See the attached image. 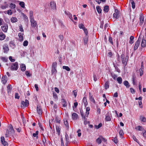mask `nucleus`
Returning <instances> with one entry per match:
<instances>
[{"mask_svg":"<svg viewBox=\"0 0 146 146\" xmlns=\"http://www.w3.org/2000/svg\"><path fill=\"white\" fill-rule=\"evenodd\" d=\"M121 58L122 63L123 64L124 68H125L127 65L129 56L127 55L125 56V54L123 53L121 54Z\"/></svg>","mask_w":146,"mask_h":146,"instance_id":"obj_1","label":"nucleus"},{"mask_svg":"<svg viewBox=\"0 0 146 146\" xmlns=\"http://www.w3.org/2000/svg\"><path fill=\"white\" fill-rule=\"evenodd\" d=\"M140 35H139L138 40L135 43V45L134 47V50H136L138 48L140 44V42L141 40V38L140 37Z\"/></svg>","mask_w":146,"mask_h":146,"instance_id":"obj_2","label":"nucleus"},{"mask_svg":"<svg viewBox=\"0 0 146 146\" xmlns=\"http://www.w3.org/2000/svg\"><path fill=\"white\" fill-rule=\"evenodd\" d=\"M18 68V64L17 62L12 64L11 66V70H16Z\"/></svg>","mask_w":146,"mask_h":146,"instance_id":"obj_3","label":"nucleus"},{"mask_svg":"<svg viewBox=\"0 0 146 146\" xmlns=\"http://www.w3.org/2000/svg\"><path fill=\"white\" fill-rule=\"evenodd\" d=\"M31 26L32 28H35L38 27L37 23L36 21H35L34 19H32L30 20Z\"/></svg>","mask_w":146,"mask_h":146,"instance_id":"obj_4","label":"nucleus"},{"mask_svg":"<svg viewBox=\"0 0 146 146\" xmlns=\"http://www.w3.org/2000/svg\"><path fill=\"white\" fill-rule=\"evenodd\" d=\"M29 105V102L28 100L26 99L25 101H22L21 104V107H27Z\"/></svg>","mask_w":146,"mask_h":146,"instance_id":"obj_5","label":"nucleus"},{"mask_svg":"<svg viewBox=\"0 0 146 146\" xmlns=\"http://www.w3.org/2000/svg\"><path fill=\"white\" fill-rule=\"evenodd\" d=\"M50 6L51 9L54 11L56 10V5L54 1H51L50 2Z\"/></svg>","mask_w":146,"mask_h":146,"instance_id":"obj_6","label":"nucleus"},{"mask_svg":"<svg viewBox=\"0 0 146 146\" xmlns=\"http://www.w3.org/2000/svg\"><path fill=\"white\" fill-rule=\"evenodd\" d=\"M4 33L7 32L8 29V25L7 24H5L1 27Z\"/></svg>","mask_w":146,"mask_h":146,"instance_id":"obj_7","label":"nucleus"},{"mask_svg":"<svg viewBox=\"0 0 146 146\" xmlns=\"http://www.w3.org/2000/svg\"><path fill=\"white\" fill-rule=\"evenodd\" d=\"M139 25H141L143 23L144 20V16L142 13H141L139 15Z\"/></svg>","mask_w":146,"mask_h":146,"instance_id":"obj_8","label":"nucleus"},{"mask_svg":"<svg viewBox=\"0 0 146 146\" xmlns=\"http://www.w3.org/2000/svg\"><path fill=\"white\" fill-rule=\"evenodd\" d=\"M36 110L39 116H41L42 115V111L41 107L40 106H37Z\"/></svg>","mask_w":146,"mask_h":146,"instance_id":"obj_9","label":"nucleus"},{"mask_svg":"<svg viewBox=\"0 0 146 146\" xmlns=\"http://www.w3.org/2000/svg\"><path fill=\"white\" fill-rule=\"evenodd\" d=\"M115 13H114L113 15V18L117 19L119 17V11L117 9H115Z\"/></svg>","mask_w":146,"mask_h":146,"instance_id":"obj_10","label":"nucleus"},{"mask_svg":"<svg viewBox=\"0 0 146 146\" xmlns=\"http://www.w3.org/2000/svg\"><path fill=\"white\" fill-rule=\"evenodd\" d=\"M7 77L6 76H3L1 78V82L4 84H5L7 82Z\"/></svg>","mask_w":146,"mask_h":146,"instance_id":"obj_11","label":"nucleus"},{"mask_svg":"<svg viewBox=\"0 0 146 146\" xmlns=\"http://www.w3.org/2000/svg\"><path fill=\"white\" fill-rule=\"evenodd\" d=\"M132 80L133 85H135L137 82V80L135 74H133L132 76Z\"/></svg>","mask_w":146,"mask_h":146,"instance_id":"obj_12","label":"nucleus"},{"mask_svg":"<svg viewBox=\"0 0 146 146\" xmlns=\"http://www.w3.org/2000/svg\"><path fill=\"white\" fill-rule=\"evenodd\" d=\"M1 141L2 144L4 146H8L7 142L5 141L4 137H1Z\"/></svg>","mask_w":146,"mask_h":146,"instance_id":"obj_13","label":"nucleus"},{"mask_svg":"<svg viewBox=\"0 0 146 146\" xmlns=\"http://www.w3.org/2000/svg\"><path fill=\"white\" fill-rule=\"evenodd\" d=\"M102 139L105 140V139L103 137H102L100 136L96 139V141L97 143L99 145L102 143Z\"/></svg>","mask_w":146,"mask_h":146,"instance_id":"obj_14","label":"nucleus"},{"mask_svg":"<svg viewBox=\"0 0 146 146\" xmlns=\"http://www.w3.org/2000/svg\"><path fill=\"white\" fill-rule=\"evenodd\" d=\"M23 33H19L18 34V36L19 37V40L20 41H22L23 40Z\"/></svg>","mask_w":146,"mask_h":146,"instance_id":"obj_15","label":"nucleus"},{"mask_svg":"<svg viewBox=\"0 0 146 146\" xmlns=\"http://www.w3.org/2000/svg\"><path fill=\"white\" fill-rule=\"evenodd\" d=\"M110 114L108 113L106 115L105 121H110L111 120V118L110 115Z\"/></svg>","mask_w":146,"mask_h":146,"instance_id":"obj_16","label":"nucleus"},{"mask_svg":"<svg viewBox=\"0 0 146 146\" xmlns=\"http://www.w3.org/2000/svg\"><path fill=\"white\" fill-rule=\"evenodd\" d=\"M72 118L73 120H76L78 118V115L76 113H74L72 114Z\"/></svg>","mask_w":146,"mask_h":146,"instance_id":"obj_17","label":"nucleus"},{"mask_svg":"<svg viewBox=\"0 0 146 146\" xmlns=\"http://www.w3.org/2000/svg\"><path fill=\"white\" fill-rule=\"evenodd\" d=\"M141 46L142 47H145L146 46V40L144 38L142 39Z\"/></svg>","mask_w":146,"mask_h":146,"instance_id":"obj_18","label":"nucleus"},{"mask_svg":"<svg viewBox=\"0 0 146 146\" xmlns=\"http://www.w3.org/2000/svg\"><path fill=\"white\" fill-rule=\"evenodd\" d=\"M6 37V36L2 32L0 33V40H2L5 39Z\"/></svg>","mask_w":146,"mask_h":146,"instance_id":"obj_19","label":"nucleus"},{"mask_svg":"<svg viewBox=\"0 0 146 146\" xmlns=\"http://www.w3.org/2000/svg\"><path fill=\"white\" fill-rule=\"evenodd\" d=\"M61 103L63 107H66L67 106L66 102L64 99H63L61 100Z\"/></svg>","mask_w":146,"mask_h":146,"instance_id":"obj_20","label":"nucleus"},{"mask_svg":"<svg viewBox=\"0 0 146 146\" xmlns=\"http://www.w3.org/2000/svg\"><path fill=\"white\" fill-rule=\"evenodd\" d=\"M135 129L138 130L139 131H143L145 130L144 128L141 126H138L137 127H135Z\"/></svg>","mask_w":146,"mask_h":146,"instance_id":"obj_21","label":"nucleus"},{"mask_svg":"<svg viewBox=\"0 0 146 146\" xmlns=\"http://www.w3.org/2000/svg\"><path fill=\"white\" fill-rule=\"evenodd\" d=\"M109 82L107 81L106 82L104 85L105 89L106 90L109 88Z\"/></svg>","mask_w":146,"mask_h":146,"instance_id":"obj_22","label":"nucleus"},{"mask_svg":"<svg viewBox=\"0 0 146 146\" xmlns=\"http://www.w3.org/2000/svg\"><path fill=\"white\" fill-rule=\"evenodd\" d=\"M82 101L84 105L85 106H86L88 104V102L86 97H84Z\"/></svg>","mask_w":146,"mask_h":146,"instance_id":"obj_23","label":"nucleus"},{"mask_svg":"<svg viewBox=\"0 0 146 146\" xmlns=\"http://www.w3.org/2000/svg\"><path fill=\"white\" fill-rule=\"evenodd\" d=\"M124 85L127 88H129L130 87V85L128 81L125 80L123 82Z\"/></svg>","mask_w":146,"mask_h":146,"instance_id":"obj_24","label":"nucleus"},{"mask_svg":"<svg viewBox=\"0 0 146 146\" xmlns=\"http://www.w3.org/2000/svg\"><path fill=\"white\" fill-rule=\"evenodd\" d=\"M65 139L66 142L65 143L66 145H67L68 143L69 142V139L68 135L66 134L65 135Z\"/></svg>","mask_w":146,"mask_h":146,"instance_id":"obj_25","label":"nucleus"},{"mask_svg":"<svg viewBox=\"0 0 146 146\" xmlns=\"http://www.w3.org/2000/svg\"><path fill=\"white\" fill-rule=\"evenodd\" d=\"M18 20L15 17H12L11 19V22L12 23H14L17 21Z\"/></svg>","mask_w":146,"mask_h":146,"instance_id":"obj_26","label":"nucleus"},{"mask_svg":"<svg viewBox=\"0 0 146 146\" xmlns=\"http://www.w3.org/2000/svg\"><path fill=\"white\" fill-rule=\"evenodd\" d=\"M67 15H68L69 18L72 20V15L69 12H67L66 11L64 12Z\"/></svg>","mask_w":146,"mask_h":146,"instance_id":"obj_27","label":"nucleus"},{"mask_svg":"<svg viewBox=\"0 0 146 146\" xmlns=\"http://www.w3.org/2000/svg\"><path fill=\"white\" fill-rule=\"evenodd\" d=\"M29 18L30 20L34 19L33 16V12L32 11H29Z\"/></svg>","mask_w":146,"mask_h":146,"instance_id":"obj_28","label":"nucleus"},{"mask_svg":"<svg viewBox=\"0 0 146 146\" xmlns=\"http://www.w3.org/2000/svg\"><path fill=\"white\" fill-rule=\"evenodd\" d=\"M134 37L133 36H131L130 37V40L129 43L131 44H132L134 42Z\"/></svg>","mask_w":146,"mask_h":146,"instance_id":"obj_29","label":"nucleus"},{"mask_svg":"<svg viewBox=\"0 0 146 146\" xmlns=\"http://www.w3.org/2000/svg\"><path fill=\"white\" fill-rule=\"evenodd\" d=\"M3 49L4 50V53H7L9 50L8 47L6 46H3Z\"/></svg>","mask_w":146,"mask_h":146,"instance_id":"obj_30","label":"nucleus"},{"mask_svg":"<svg viewBox=\"0 0 146 146\" xmlns=\"http://www.w3.org/2000/svg\"><path fill=\"white\" fill-rule=\"evenodd\" d=\"M64 124L65 125L67 128L68 129L69 127V124L67 120L66 119H64Z\"/></svg>","mask_w":146,"mask_h":146,"instance_id":"obj_31","label":"nucleus"},{"mask_svg":"<svg viewBox=\"0 0 146 146\" xmlns=\"http://www.w3.org/2000/svg\"><path fill=\"white\" fill-rule=\"evenodd\" d=\"M88 35H86L84 38V41L85 44H86L88 40Z\"/></svg>","mask_w":146,"mask_h":146,"instance_id":"obj_32","label":"nucleus"},{"mask_svg":"<svg viewBox=\"0 0 146 146\" xmlns=\"http://www.w3.org/2000/svg\"><path fill=\"white\" fill-rule=\"evenodd\" d=\"M90 99L91 101L92 102L94 103H95V101L94 98L92 96L90 95Z\"/></svg>","mask_w":146,"mask_h":146,"instance_id":"obj_33","label":"nucleus"},{"mask_svg":"<svg viewBox=\"0 0 146 146\" xmlns=\"http://www.w3.org/2000/svg\"><path fill=\"white\" fill-rule=\"evenodd\" d=\"M97 11L99 14L101 13L102 9L99 6H97L96 7Z\"/></svg>","mask_w":146,"mask_h":146,"instance_id":"obj_34","label":"nucleus"},{"mask_svg":"<svg viewBox=\"0 0 146 146\" xmlns=\"http://www.w3.org/2000/svg\"><path fill=\"white\" fill-rule=\"evenodd\" d=\"M16 5L14 3H11L10 4L9 7L11 9H15L16 7Z\"/></svg>","mask_w":146,"mask_h":146,"instance_id":"obj_35","label":"nucleus"},{"mask_svg":"<svg viewBox=\"0 0 146 146\" xmlns=\"http://www.w3.org/2000/svg\"><path fill=\"white\" fill-rule=\"evenodd\" d=\"M117 80L119 84H121L122 83V78L121 77H118L117 79Z\"/></svg>","mask_w":146,"mask_h":146,"instance_id":"obj_36","label":"nucleus"},{"mask_svg":"<svg viewBox=\"0 0 146 146\" xmlns=\"http://www.w3.org/2000/svg\"><path fill=\"white\" fill-rule=\"evenodd\" d=\"M104 11L106 12H108L109 11V6L108 5H106L104 7Z\"/></svg>","mask_w":146,"mask_h":146,"instance_id":"obj_37","label":"nucleus"},{"mask_svg":"<svg viewBox=\"0 0 146 146\" xmlns=\"http://www.w3.org/2000/svg\"><path fill=\"white\" fill-rule=\"evenodd\" d=\"M19 5L22 8L25 7V3L24 2L20 1L19 3Z\"/></svg>","mask_w":146,"mask_h":146,"instance_id":"obj_38","label":"nucleus"},{"mask_svg":"<svg viewBox=\"0 0 146 146\" xmlns=\"http://www.w3.org/2000/svg\"><path fill=\"white\" fill-rule=\"evenodd\" d=\"M56 132L58 133V134L59 135L60 134V128L59 126H56Z\"/></svg>","mask_w":146,"mask_h":146,"instance_id":"obj_39","label":"nucleus"},{"mask_svg":"<svg viewBox=\"0 0 146 146\" xmlns=\"http://www.w3.org/2000/svg\"><path fill=\"white\" fill-rule=\"evenodd\" d=\"M7 92L9 93L11 92L12 90V87L11 85H9L7 86Z\"/></svg>","mask_w":146,"mask_h":146,"instance_id":"obj_40","label":"nucleus"},{"mask_svg":"<svg viewBox=\"0 0 146 146\" xmlns=\"http://www.w3.org/2000/svg\"><path fill=\"white\" fill-rule=\"evenodd\" d=\"M51 72L52 74H56L57 72L56 68H52Z\"/></svg>","mask_w":146,"mask_h":146,"instance_id":"obj_41","label":"nucleus"},{"mask_svg":"<svg viewBox=\"0 0 146 146\" xmlns=\"http://www.w3.org/2000/svg\"><path fill=\"white\" fill-rule=\"evenodd\" d=\"M62 68L68 71H70V69L68 66H63L62 67Z\"/></svg>","mask_w":146,"mask_h":146,"instance_id":"obj_42","label":"nucleus"},{"mask_svg":"<svg viewBox=\"0 0 146 146\" xmlns=\"http://www.w3.org/2000/svg\"><path fill=\"white\" fill-rule=\"evenodd\" d=\"M119 135L120 136H122L121 137L122 138H123V135L124 134V133L123 130L122 129H121L120 130V131H119Z\"/></svg>","mask_w":146,"mask_h":146,"instance_id":"obj_43","label":"nucleus"},{"mask_svg":"<svg viewBox=\"0 0 146 146\" xmlns=\"http://www.w3.org/2000/svg\"><path fill=\"white\" fill-rule=\"evenodd\" d=\"M102 124L101 123H100L98 125H94L95 127L97 129H98L100 128V127H102Z\"/></svg>","mask_w":146,"mask_h":146,"instance_id":"obj_44","label":"nucleus"},{"mask_svg":"<svg viewBox=\"0 0 146 146\" xmlns=\"http://www.w3.org/2000/svg\"><path fill=\"white\" fill-rule=\"evenodd\" d=\"M1 60L5 62H6L7 61V58L5 57H1Z\"/></svg>","mask_w":146,"mask_h":146,"instance_id":"obj_45","label":"nucleus"},{"mask_svg":"<svg viewBox=\"0 0 146 146\" xmlns=\"http://www.w3.org/2000/svg\"><path fill=\"white\" fill-rule=\"evenodd\" d=\"M55 119L56 122V123H60V119L59 118V117H58L56 116L55 117Z\"/></svg>","mask_w":146,"mask_h":146,"instance_id":"obj_46","label":"nucleus"},{"mask_svg":"<svg viewBox=\"0 0 146 146\" xmlns=\"http://www.w3.org/2000/svg\"><path fill=\"white\" fill-rule=\"evenodd\" d=\"M132 137L134 141H135L136 142H137L138 143H139V141L136 138L135 136V135H133L132 136Z\"/></svg>","mask_w":146,"mask_h":146,"instance_id":"obj_47","label":"nucleus"},{"mask_svg":"<svg viewBox=\"0 0 146 146\" xmlns=\"http://www.w3.org/2000/svg\"><path fill=\"white\" fill-rule=\"evenodd\" d=\"M79 28L80 29H84V28H85L83 24L82 23H81L80 24L78 25Z\"/></svg>","mask_w":146,"mask_h":146,"instance_id":"obj_48","label":"nucleus"},{"mask_svg":"<svg viewBox=\"0 0 146 146\" xmlns=\"http://www.w3.org/2000/svg\"><path fill=\"white\" fill-rule=\"evenodd\" d=\"M21 70L24 71L26 70V66L25 65H22L21 66Z\"/></svg>","mask_w":146,"mask_h":146,"instance_id":"obj_49","label":"nucleus"},{"mask_svg":"<svg viewBox=\"0 0 146 146\" xmlns=\"http://www.w3.org/2000/svg\"><path fill=\"white\" fill-rule=\"evenodd\" d=\"M57 63L56 62H54L52 64V68H56Z\"/></svg>","mask_w":146,"mask_h":146,"instance_id":"obj_50","label":"nucleus"},{"mask_svg":"<svg viewBox=\"0 0 146 146\" xmlns=\"http://www.w3.org/2000/svg\"><path fill=\"white\" fill-rule=\"evenodd\" d=\"M38 131H36L35 133H34L33 134V135L34 137H36L37 138L38 136L37 135H38Z\"/></svg>","mask_w":146,"mask_h":146,"instance_id":"obj_51","label":"nucleus"},{"mask_svg":"<svg viewBox=\"0 0 146 146\" xmlns=\"http://www.w3.org/2000/svg\"><path fill=\"white\" fill-rule=\"evenodd\" d=\"M9 137V133L8 129H7L6 131L5 137Z\"/></svg>","mask_w":146,"mask_h":146,"instance_id":"obj_52","label":"nucleus"},{"mask_svg":"<svg viewBox=\"0 0 146 146\" xmlns=\"http://www.w3.org/2000/svg\"><path fill=\"white\" fill-rule=\"evenodd\" d=\"M131 4L132 5V7L133 9H134L135 8V4L134 1H131Z\"/></svg>","mask_w":146,"mask_h":146,"instance_id":"obj_53","label":"nucleus"},{"mask_svg":"<svg viewBox=\"0 0 146 146\" xmlns=\"http://www.w3.org/2000/svg\"><path fill=\"white\" fill-rule=\"evenodd\" d=\"M28 41L27 40H25L23 42V45L25 46H26L28 45Z\"/></svg>","mask_w":146,"mask_h":146,"instance_id":"obj_54","label":"nucleus"},{"mask_svg":"<svg viewBox=\"0 0 146 146\" xmlns=\"http://www.w3.org/2000/svg\"><path fill=\"white\" fill-rule=\"evenodd\" d=\"M109 41L110 42L111 44H113V42L112 41V38L111 36H109Z\"/></svg>","mask_w":146,"mask_h":146,"instance_id":"obj_55","label":"nucleus"},{"mask_svg":"<svg viewBox=\"0 0 146 146\" xmlns=\"http://www.w3.org/2000/svg\"><path fill=\"white\" fill-rule=\"evenodd\" d=\"M84 31V33L86 35H88V32L87 30V29L86 28H84V29H83Z\"/></svg>","mask_w":146,"mask_h":146,"instance_id":"obj_56","label":"nucleus"},{"mask_svg":"<svg viewBox=\"0 0 146 146\" xmlns=\"http://www.w3.org/2000/svg\"><path fill=\"white\" fill-rule=\"evenodd\" d=\"M53 97L56 99H58V96L56 93L53 92Z\"/></svg>","mask_w":146,"mask_h":146,"instance_id":"obj_57","label":"nucleus"},{"mask_svg":"<svg viewBox=\"0 0 146 146\" xmlns=\"http://www.w3.org/2000/svg\"><path fill=\"white\" fill-rule=\"evenodd\" d=\"M112 140L115 143H117L118 142V140L116 137H115Z\"/></svg>","mask_w":146,"mask_h":146,"instance_id":"obj_58","label":"nucleus"},{"mask_svg":"<svg viewBox=\"0 0 146 146\" xmlns=\"http://www.w3.org/2000/svg\"><path fill=\"white\" fill-rule=\"evenodd\" d=\"M7 13L8 15H11L13 12L11 11V10L9 9L7 11Z\"/></svg>","mask_w":146,"mask_h":146,"instance_id":"obj_59","label":"nucleus"},{"mask_svg":"<svg viewBox=\"0 0 146 146\" xmlns=\"http://www.w3.org/2000/svg\"><path fill=\"white\" fill-rule=\"evenodd\" d=\"M19 29H20V31H21L22 32H23L24 31V30L21 25H20L19 26Z\"/></svg>","mask_w":146,"mask_h":146,"instance_id":"obj_60","label":"nucleus"},{"mask_svg":"<svg viewBox=\"0 0 146 146\" xmlns=\"http://www.w3.org/2000/svg\"><path fill=\"white\" fill-rule=\"evenodd\" d=\"M130 90L132 94H134L135 93V91L134 89L133 88H130Z\"/></svg>","mask_w":146,"mask_h":146,"instance_id":"obj_61","label":"nucleus"},{"mask_svg":"<svg viewBox=\"0 0 146 146\" xmlns=\"http://www.w3.org/2000/svg\"><path fill=\"white\" fill-rule=\"evenodd\" d=\"M139 72L140 73V76H141L143 75V72L142 70V68H140L139 69Z\"/></svg>","mask_w":146,"mask_h":146,"instance_id":"obj_62","label":"nucleus"},{"mask_svg":"<svg viewBox=\"0 0 146 146\" xmlns=\"http://www.w3.org/2000/svg\"><path fill=\"white\" fill-rule=\"evenodd\" d=\"M73 93L74 94V96L75 98H76L77 94V92L76 90H74L73 91Z\"/></svg>","mask_w":146,"mask_h":146,"instance_id":"obj_63","label":"nucleus"},{"mask_svg":"<svg viewBox=\"0 0 146 146\" xmlns=\"http://www.w3.org/2000/svg\"><path fill=\"white\" fill-rule=\"evenodd\" d=\"M15 98L17 99H19V94L18 93H15Z\"/></svg>","mask_w":146,"mask_h":146,"instance_id":"obj_64","label":"nucleus"}]
</instances>
